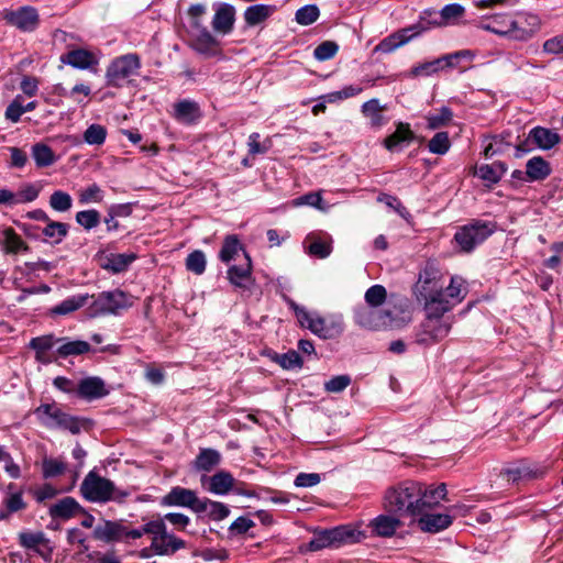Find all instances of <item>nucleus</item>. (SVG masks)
I'll use <instances>...</instances> for the list:
<instances>
[{"instance_id":"obj_58","label":"nucleus","mask_w":563,"mask_h":563,"mask_svg":"<svg viewBox=\"0 0 563 563\" xmlns=\"http://www.w3.org/2000/svg\"><path fill=\"white\" fill-rule=\"evenodd\" d=\"M66 471V464L56 459H45L42 465L44 478H53L62 475Z\"/></svg>"},{"instance_id":"obj_61","label":"nucleus","mask_w":563,"mask_h":563,"mask_svg":"<svg viewBox=\"0 0 563 563\" xmlns=\"http://www.w3.org/2000/svg\"><path fill=\"white\" fill-rule=\"evenodd\" d=\"M23 113V97L21 95H16L7 107L4 117L12 123H18Z\"/></svg>"},{"instance_id":"obj_34","label":"nucleus","mask_w":563,"mask_h":563,"mask_svg":"<svg viewBox=\"0 0 563 563\" xmlns=\"http://www.w3.org/2000/svg\"><path fill=\"white\" fill-rule=\"evenodd\" d=\"M57 342L60 343L57 347V354L63 358L82 355L91 351L90 344L82 340L70 341L67 338H59Z\"/></svg>"},{"instance_id":"obj_13","label":"nucleus","mask_w":563,"mask_h":563,"mask_svg":"<svg viewBox=\"0 0 563 563\" xmlns=\"http://www.w3.org/2000/svg\"><path fill=\"white\" fill-rule=\"evenodd\" d=\"M429 30V25H424L422 22H417L407 27L398 30L384 40H382L378 45L375 47V52H380L384 54H390L398 47L407 44L415 37L419 36L423 32Z\"/></svg>"},{"instance_id":"obj_11","label":"nucleus","mask_w":563,"mask_h":563,"mask_svg":"<svg viewBox=\"0 0 563 563\" xmlns=\"http://www.w3.org/2000/svg\"><path fill=\"white\" fill-rule=\"evenodd\" d=\"M190 47L205 58L221 57V42L203 25L201 21L190 24Z\"/></svg>"},{"instance_id":"obj_17","label":"nucleus","mask_w":563,"mask_h":563,"mask_svg":"<svg viewBox=\"0 0 563 563\" xmlns=\"http://www.w3.org/2000/svg\"><path fill=\"white\" fill-rule=\"evenodd\" d=\"M108 394L109 390L107 389L103 379L98 376L82 378L78 383L76 389V395L86 400L100 399L106 397Z\"/></svg>"},{"instance_id":"obj_29","label":"nucleus","mask_w":563,"mask_h":563,"mask_svg":"<svg viewBox=\"0 0 563 563\" xmlns=\"http://www.w3.org/2000/svg\"><path fill=\"white\" fill-rule=\"evenodd\" d=\"M530 140L536 147L549 151L561 142V136L551 129L538 125L530 130Z\"/></svg>"},{"instance_id":"obj_35","label":"nucleus","mask_w":563,"mask_h":563,"mask_svg":"<svg viewBox=\"0 0 563 563\" xmlns=\"http://www.w3.org/2000/svg\"><path fill=\"white\" fill-rule=\"evenodd\" d=\"M276 11L275 5L271 4H253L244 11V20L249 26H255L267 20Z\"/></svg>"},{"instance_id":"obj_15","label":"nucleus","mask_w":563,"mask_h":563,"mask_svg":"<svg viewBox=\"0 0 563 563\" xmlns=\"http://www.w3.org/2000/svg\"><path fill=\"white\" fill-rule=\"evenodd\" d=\"M3 19L8 24L22 32H33L40 24L37 9L32 5H23L16 10L5 11Z\"/></svg>"},{"instance_id":"obj_8","label":"nucleus","mask_w":563,"mask_h":563,"mask_svg":"<svg viewBox=\"0 0 563 563\" xmlns=\"http://www.w3.org/2000/svg\"><path fill=\"white\" fill-rule=\"evenodd\" d=\"M496 223L483 220H473L462 225L454 234V241L464 253H471L496 231Z\"/></svg>"},{"instance_id":"obj_37","label":"nucleus","mask_w":563,"mask_h":563,"mask_svg":"<svg viewBox=\"0 0 563 563\" xmlns=\"http://www.w3.org/2000/svg\"><path fill=\"white\" fill-rule=\"evenodd\" d=\"M90 296L88 294L75 295L66 298L60 303L54 306L51 309L53 316H66L69 314L88 303Z\"/></svg>"},{"instance_id":"obj_28","label":"nucleus","mask_w":563,"mask_h":563,"mask_svg":"<svg viewBox=\"0 0 563 563\" xmlns=\"http://www.w3.org/2000/svg\"><path fill=\"white\" fill-rule=\"evenodd\" d=\"M415 140V133L410 128L409 123L397 122L396 130L388 135L383 144L389 152H395L404 143H411Z\"/></svg>"},{"instance_id":"obj_24","label":"nucleus","mask_w":563,"mask_h":563,"mask_svg":"<svg viewBox=\"0 0 563 563\" xmlns=\"http://www.w3.org/2000/svg\"><path fill=\"white\" fill-rule=\"evenodd\" d=\"M300 325L309 329L313 334L321 339H331L341 332L339 325L331 323L328 324L325 320L319 316L312 317L309 312L307 313L306 320L300 321Z\"/></svg>"},{"instance_id":"obj_27","label":"nucleus","mask_w":563,"mask_h":563,"mask_svg":"<svg viewBox=\"0 0 563 563\" xmlns=\"http://www.w3.org/2000/svg\"><path fill=\"white\" fill-rule=\"evenodd\" d=\"M418 517V525L420 529L430 533H437L444 530L452 523V517L448 514H428V510H426Z\"/></svg>"},{"instance_id":"obj_21","label":"nucleus","mask_w":563,"mask_h":563,"mask_svg":"<svg viewBox=\"0 0 563 563\" xmlns=\"http://www.w3.org/2000/svg\"><path fill=\"white\" fill-rule=\"evenodd\" d=\"M245 262L240 265H231L227 271L229 282L236 288H246L252 280V260L247 252H244Z\"/></svg>"},{"instance_id":"obj_12","label":"nucleus","mask_w":563,"mask_h":563,"mask_svg":"<svg viewBox=\"0 0 563 563\" xmlns=\"http://www.w3.org/2000/svg\"><path fill=\"white\" fill-rule=\"evenodd\" d=\"M353 318L357 325L368 330H379L393 327L394 324L390 310L377 309L369 306L355 308Z\"/></svg>"},{"instance_id":"obj_53","label":"nucleus","mask_w":563,"mask_h":563,"mask_svg":"<svg viewBox=\"0 0 563 563\" xmlns=\"http://www.w3.org/2000/svg\"><path fill=\"white\" fill-rule=\"evenodd\" d=\"M106 137L107 129L101 124L93 123L84 132V141L89 145H101Z\"/></svg>"},{"instance_id":"obj_45","label":"nucleus","mask_w":563,"mask_h":563,"mask_svg":"<svg viewBox=\"0 0 563 563\" xmlns=\"http://www.w3.org/2000/svg\"><path fill=\"white\" fill-rule=\"evenodd\" d=\"M69 225L64 222H57L49 219V221L46 222V227L43 229L42 233L47 239L51 240L53 243H60L66 235L68 234Z\"/></svg>"},{"instance_id":"obj_59","label":"nucleus","mask_w":563,"mask_h":563,"mask_svg":"<svg viewBox=\"0 0 563 563\" xmlns=\"http://www.w3.org/2000/svg\"><path fill=\"white\" fill-rule=\"evenodd\" d=\"M338 51L339 45L335 42L324 41L314 48L313 56L316 59L324 62L333 58Z\"/></svg>"},{"instance_id":"obj_57","label":"nucleus","mask_w":563,"mask_h":563,"mask_svg":"<svg viewBox=\"0 0 563 563\" xmlns=\"http://www.w3.org/2000/svg\"><path fill=\"white\" fill-rule=\"evenodd\" d=\"M78 199L81 205L101 202L103 199V191L99 185L91 184L87 188L79 191Z\"/></svg>"},{"instance_id":"obj_5","label":"nucleus","mask_w":563,"mask_h":563,"mask_svg":"<svg viewBox=\"0 0 563 563\" xmlns=\"http://www.w3.org/2000/svg\"><path fill=\"white\" fill-rule=\"evenodd\" d=\"M38 422L48 429L67 430L71 434L80 433L86 420L63 411L55 402L41 404L34 409Z\"/></svg>"},{"instance_id":"obj_16","label":"nucleus","mask_w":563,"mask_h":563,"mask_svg":"<svg viewBox=\"0 0 563 563\" xmlns=\"http://www.w3.org/2000/svg\"><path fill=\"white\" fill-rule=\"evenodd\" d=\"M200 498L196 490L174 486L170 490L159 499L162 507H184L189 508L196 514V509L199 507Z\"/></svg>"},{"instance_id":"obj_64","label":"nucleus","mask_w":563,"mask_h":563,"mask_svg":"<svg viewBox=\"0 0 563 563\" xmlns=\"http://www.w3.org/2000/svg\"><path fill=\"white\" fill-rule=\"evenodd\" d=\"M56 342H57V339H55V336L53 334H47V335H41V336L33 338L30 341L29 346L38 353L40 352H48L54 346V344Z\"/></svg>"},{"instance_id":"obj_6","label":"nucleus","mask_w":563,"mask_h":563,"mask_svg":"<svg viewBox=\"0 0 563 563\" xmlns=\"http://www.w3.org/2000/svg\"><path fill=\"white\" fill-rule=\"evenodd\" d=\"M426 320L415 332V342L422 346H431L448 336L452 322L449 319H443L445 312L439 309L426 311Z\"/></svg>"},{"instance_id":"obj_10","label":"nucleus","mask_w":563,"mask_h":563,"mask_svg":"<svg viewBox=\"0 0 563 563\" xmlns=\"http://www.w3.org/2000/svg\"><path fill=\"white\" fill-rule=\"evenodd\" d=\"M479 27L516 41H527L534 33L533 29L522 26L520 21L512 20L508 14H496L487 23L482 22Z\"/></svg>"},{"instance_id":"obj_19","label":"nucleus","mask_w":563,"mask_h":563,"mask_svg":"<svg viewBox=\"0 0 563 563\" xmlns=\"http://www.w3.org/2000/svg\"><path fill=\"white\" fill-rule=\"evenodd\" d=\"M78 512H85V508L70 496L57 500L48 508V515L52 519L64 521L74 518Z\"/></svg>"},{"instance_id":"obj_7","label":"nucleus","mask_w":563,"mask_h":563,"mask_svg":"<svg viewBox=\"0 0 563 563\" xmlns=\"http://www.w3.org/2000/svg\"><path fill=\"white\" fill-rule=\"evenodd\" d=\"M87 307V314L97 318L106 314H119L132 306L131 296L120 289L102 291Z\"/></svg>"},{"instance_id":"obj_20","label":"nucleus","mask_w":563,"mask_h":563,"mask_svg":"<svg viewBox=\"0 0 563 563\" xmlns=\"http://www.w3.org/2000/svg\"><path fill=\"white\" fill-rule=\"evenodd\" d=\"M386 110L387 106L380 104L377 98L367 100L361 107V113L368 119L369 128L373 130H379L388 122V118L383 113Z\"/></svg>"},{"instance_id":"obj_18","label":"nucleus","mask_w":563,"mask_h":563,"mask_svg":"<svg viewBox=\"0 0 563 563\" xmlns=\"http://www.w3.org/2000/svg\"><path fill=\"white\" fill-rule=\"evenodd\" d=\"M235 22V9L229 3L217 4L216 13L212 19V29L222 35L230 34L233 31Z\"/></svg>"},{"instance_id":"obj_42","label":"nucleus","mask_w":563,"mask_h":563,"mask_svg":"<svg viewBox=\"0 0 563 563\" xmlns=\"http://www.w3.org/2000/svg\"><path fill=\"white\" fill-rule=\"evenodd\" d=\"M444 68H448V65L445 63L444 57L441 56L433 60L424 62V63L413 66L410 70V76H412V77L431 76Z\"/></svg>"},{"instance_id":"obj_62","label":"nucleus","mask_w":563,"mask_h":563,"mask_svg":"<svg viewBox=\"0 0 563 563\" xmlns=\"http://www.w3.org/2000/svg\"><path fill=\"white\" fill-rule=\"evenodd\" d=\"M155 520H163L165 526L166 521H168L179 531H184L190 523V518L181 512H167L163 517L158 516Z\"/></svg>"},{"instance_id":"obj_23","label":"nucleus","mask_w":563,"mask_h":563,"mask_svg":"<svg viewBox=\"0 0 563 563\" xmlns=\"http://www.w3.org/2000/svg\"><path fill=\"white\" fill-rule=\"evenodd\" d=\"M174 118L184 124H195L202 117L199 104L189 99H184L174 104Z\"/></svg>"},{"instance_id":"obj_54","label":"nucleus","mask_w":563,"mask_h":563,"mask_svg":"<svg viewBox=\"0 0 563 563\" xmlns=\"http://www.w3.org/2000/svg\"><path fill=\"white\" fill-rule=\"evenodd\" d=\"M49 206L55 211L66 212L71 208L73 199L68 192L56 190L49 197Z\"/></svg>"},{"instance_id":"obj_4","label":"nucleus","mask_w":563,"mask_h":563,"mask_svg":"<svg viewBox=\"0 0 563 563\" xmlns=\"http://www.w3.org/2000/svg\"><path fill=\"white\" fill-rule=\"evenodd\" d=\"M81 496L90 503L106 504L108 501L123 503L130 492L117 488L109 478L100 476L91 470L80 484Z\"/></svg>"},{"instance_id":"obj_9","label":"nucleus","mask_w":563,"mask_h":563,"mask_svg":"<svg viewBox=\"0 0 563 563\" xmlns=\"http://www.w3.org/2000/svg\"><path fill=\"white\" fill-rule=\"evenodd\" d=\"M140 68L141 59L137 54L130 53L115 57L107 67L106 85L122 88L131 81V77L137 75Z\"/></svg>"},{"instance_id":"obj_30","label":"nucleus","mask_w":563,"mask_h":563,"mask_svg":"<svg viewBox=\"0 0 563 563\" xmlns=\"http://www.w3.org/2000/svg\"><path fill=\"white\" fill-rule=\"evenodd\" d=\"M465 13V8L460 3H450L444 5L439 14L440 20H424V18H421L419 22L424 23V25H429V30L433 26H443L451 23H454L456 20L462 18Z\"/></svg>"},{"instance_id":"obj_51","label":"nucleus","mask_w":563,"mask_h":563,"mask_svg":"<svg viewBox=\"0 0 563 563\" xmlns=\"http://www.w3.org/2000/svg\"><path fill=\"white\" fill-rule=\"evenodd\" d=\"M320 15V10L316 4H307L296 11L295 20L300 25H310L314 23Z\"/></svg>"},{"instance_id":"obj_49","label":"nucleus","mask_w":563,"mask_h":563,"mask_svg":"<svg viewBox=\"0 0 563 563\" xmlns=\"http://www.w3.org/2000/svg\"><path fill=\"white\" fill-rule=\"evenodd\" d=\"M330 530V534L334 544V548H339L344 543H353L356 541L355 530L347 526H339Z\"/></svg>"},{"instance_id":"obj_46","label":"nucleus","mask_w":563,"mask_h":563,"mask_svg":"<svg viewBox=\"0 0 563 563\" xmlns=\"http://www.w3.org/2000/svg\"><path fill=\"white\" fill-rule=\"evenodd\" d=\"M273 361L276 362L282 368L287 371L294 368H301L303 365L302 357L295 350H289L283 354L276 353L273 357Z\"/></svg>"},{"instance_id":"obj_48","label":"nucleus","mask_w":563,"mask_h":563,"mask_svg":"<svg viewBox=\"0 0 563 563\" xmlns=\"http://www.w3.org/2000/svg\"><path fill=\"white\" fill-rule=\"evenodd\" d=\"M76 222L85 230L89 231L100 224V212L96 209L82 210L76 213Z\"/></svg>"},{"instance_id":"obj_25","label":"nucleus","mask_w":563,"mask_h":563,"mask_svg":"<svg viewBox=\"0 0 563 563\" xmlns=\"http://www.w3.org/2000/svg\"><path fill=\"white\" fill-rule=\"evenodd\" d=\"M511 133L504 131L500 134L487 135L484 137V156L490 158L495 155L505 153L509 147L512 146Z\"/></svg>"},{"instance_id":"obj_55","label":"nucleus","mask_w":563,"mask_h":563,"mask_svg":"<svg viewBox=\"0 0 563 563\" xmlns=\"http://www.w3.org/2000/svg\"><path fill=\"white\" fill-rule=\"evenodd\" d=\"M387 298L386 288L382 285H373L365 292V301L367 306L377 308L385 302Z\"/></svg>"},{"instance_id":"obj_31","label":"nucleus","mask_w":563,"mask_h":563,"mask_svg":"<svg viewBox=\"0 0 563 563\" xmlns=\"http://www.w3.org/2000/svg\"><path fill=\"white\" fill-rule=\"evenodd\" d=\"M196 514H206L212 521H221L229 517L230 508L221 501L211 500L207 497L200 498Z\"/></svg>"},{"instance_id":"obj_26","label":"nucleus","mask_w":563,"mask_h":563,"mask_svg":"<svg viewBox=\"0 0 563 563\" xmlns=\"http://www.w3.org/2000/svg\"><path fill=\"white\" fill-rule=\"evenodd\" d=\"M464 280L459 276H452L449 285L444 284L442 289L441 301H448V312L453 309L454 306L460 303L466 296L467 290L463 286Z\"/></svg>"},{"instance_id":"obj_41","label":"nucleus","mask_w":563,"mask_h":563,"mask_svg":"<svg viewBox=\"0 0 563 563\" xmlns=\"http://www.w3.org/2000/svg\"><path fill=\"white\" fill-rule=\"evenodd\" d=\"M136 258V255L133 253L130 254H110L106 263L102 265V267L107 271H110L112 273H122L128 269L130 264L134 262Z\"/></svg>"},{"instance_id":"obj_52","label":"nucleus","mask_w":563,"mask_h":563,"mask_svg":"<svg viewBox=\"0 0 563 563\" xmlns=\"http://www.w3.org/2000/svg\"><path fill=\"white\" fill-rule=\"evenodd\" d=\"M206 255L200 250H195L194 252L189 253L186 258V268L187 271L196 274L201 275L206 271Z\"/></svg>"},{"instance_id":"obj_60","label":"nucleus","mask_w":563,"mask_h":563,"mask_svg":"<svg viewBox=\"0 0 563 563\" xmlns=\"http://www.w3.org/2000/svg\"><path fill=\"white\" fill-rule=\"evenodd\" d=\"M324 548H334L329 529L316 532L309 542V549L311 551H319Z\"/></svg>"},{"instance_id":"obj_40","label":"nucleus","mask_w":563,"mask_h":563,"mask_svg":"<svg viewBox=\"0 0 563 563\" xmlns=\"http://www.w3.org/2000/svg\"><path fill=\"white\" fill-rule=\"evenodd\" d=\"M240 251H242L243 253L246 252L242 246L238 235H227L223 240L222 247L219 252V258L223 263H229L235 258Z\"/></svg>"},{"instance_id":"obj_2","label":"nucleus","mask_w":563,"mask_h":563,"mask_svg":"<svg viewBox=\"0 0 563 563\" xmlns=\"http://www.w3.org/2000/svg\"><path fill=\"white\" fill-rule=\"evenodd\" d=\"M445 496L446 486L443 483L437 487H427L420 482L404 481L386 489L383 506L391 515L415 519L439 505Z\"/></svg>"},{"instance_id":"obj_33","label":"nucleus","mask_w":563,"mask_h":563,"mask_svg":"<svg viewBox=\"0 0 563 563\" xmlns=\"http://www.w3.org/2000/svg\"><path fill=\"white\" fill-rule=\"evenodd\" d=\"M235 479L230 472L219 471L209 478L208 490L214 495H227L234 487Z\"/></svg>"},{"instance_id":"obj_44","label":"nucleus","mask_w":563,"mask_h":563,"mask_svg":"<svg viewBox=\"0 0 563 563\" xmlns=\"http://www.w3.org/2000/svg\"><path fill=\"white\" fill-rule=\"evenodd\" d=\"M32 156L40 168L48 167L56 161L53 150L44 143H36L32 146Z\"/></svg>"},{"instance_id":"obj_36","label":"nucleus","mask_w":563,"mask_h":563,"mask_svg":"<svg viewBox=\"0 0 563 563\" xmlns=\"http://www.w3.org/2000/svg\"><path fill=\"white\" fill-rule=\"evenodd\" d=\"M551 174V166L541 156L530 158L526 164V176L530 181L543 180Z\"/></svg>"},{"instance_id":"obj_43","label":"nucleus","mask_w":563,"mask_h":563,"mask_svg":"<svg viewBox=\"0 0 563 563\" xmlns=\"http://www.w3.org/2000/svg\"><path fill=\"white\" fill-rule=\"evenodd\" d=\"M507 172V165L504 162H494L490 165H482L478 175L483 180L492 184L498 183Z\"/></svg>"},{"instance_id":"obj_63","label":"nucleus","mask_w":563,"mask_h":563,"mask_svg":"<svg viewBox=\"0 0 563 563\" xmlns=\"http://www.w3.org/2000/svg\"><path fill=\"white\" fill-rule=\"evenodd\" d=\"M40 195V188L34 184H26L15 194L14 205L34 201Z\"/></svg>"},{"instance_id":"obj_22","label":"nucleus","mask_w":563,"mask_h":563,"mask_svg":"<svg viewBox=\"0 0 563 563\" xmlns=\"http://www.w3.org/2000/svg\"><path fill=\"white\" fill-rule=\"evenodd\" d=\"M60 62L77 69H89L98 65L95 54L85 48H76L63 54Z\"/></svg>"},{"instance_id":"obj_3","label":"nucleus","mask_w":563,"mask_h":563,"mask_svg":"<svg viewBox=\"0 0 563 563\" xmlns=\"http://www.w3.org/2000/svg\"><path fill=\"white\" fill-rule=\"evenodd\" d=\"M443 287L444 275L442 272L433 263H427L419 272L413 294L417 300L423 303L426 311L439 309L442 312H448V301H441Z\"/></svg>"},{"instance_id":"obj_56","label":"nucleus","mask_w":563,"mask_h":563,"mask_svg":"<svg viewBox=\"0 0 563 563\" xmlns=\"http://www.w3.org/2000/svg\"><path fill=\"white\" fill-rule=\"evenodd\" d=\"M451 143L446 132H438L429 141L428 148L431 153L443 155L450 150Z\"/></svg>"},{"instance_id":"obj_50","label":"nucleus","mask_w":563,"mask_h":563,"mask_svg":"<svg viewBox=\"0 0 563 563\" xmlns=\"http://www.w3.org/2000/svg\"><path fill=\"white\" fill-rule=\"evenodd\" d=\"M4 247L7 253L16 254L22 251H29L27 244L19 236L13 229L4 231Z\"/></svg>"},{"instance_id":"obj_38","label":"nucleus","mask_w":563,"mask_h":563,"mask_svg":"<svg viewBox=\"0 0 563 563\" xmlns=\"http://www.w3.org/2000/svg\"><path fill=\"white\" fill-rule=\"evenodd\" d=\"M221 462V454L214 449H201L194 462L198 472H210Z\"/></svg>"},{"instance_id":"obj_47","label":"nucleus","mask_w":563,"mask_h":563,"mask_svg":"<svg viewBox=\"0 0 563 563\" xmlns=\"http://www.w3.org/2000/svg\"><path fill=\"white\" fill-rule=\"evenodd\" d=\"M453 118V112L449 107H441L438 113H431L426 117L427 126L430 130H437L449 124Z\"/></svg>"},{"instance_id":"obj_1","label":"nucleus","mask_w":563,"mask_h":563,"mask_svg":"<svg viewBox=\"0 0 563 563\" xmlns=\"http://www.w3.org/2000/svg\"><path fill=\"white\" fill-rule=\"evenodd\" d=\"M151 534V548L156 555H173L186 548V542L167 531L163 520H150L139 528H129L123 520H103L92 531L95 540L104 543H130L132 540Z\"/></svg>"},{"instance_id":"obj_14","label":"nucleus","mask_w":563,"mask_h":563,"mask_svg":"<svg viewBox=\"0 0 563 563\" xmlns=\"http://www.w3.org/2000/svg\"><path fill=\"white\" fill-rule=\"evenodd\" d=\"M18 539L22 548L35 552L46 562L52 560L54 547L43 531H21Z\"/></svg>"},{"instance_id":"obj_32","label":"nucleus","mask_w":563,"mask_h":563,"mask_svg":"<svg viewBox=\"0 0 563 563\" xmlns=\"http://www.w3.org/2000/svg\"><path fill=\"white\" fill-rule=\"evenodd\" d=\"M401 517H397V515H379L371 522V527L373 531L379 537H391L395 534L396 530L401 526L400 521Z\"/></svg>"},{"instance_id":"obj_39","label":"nucleus","mask_w":563,"mask_h":563,"mask_svg":"<svg viewBox=\"0 0 563 563\" xmlns=\"http://www.w3.org/2000/svg\"><path fill=\"white\" fill-rule=\"evenodd\" d=\"M543 472L540 470H533L526 464L518 466L508 467L500 472L501 476L507 477L508 482L517 483L521 479H531L542 476Z\"/></svg>"}]
</instances>
